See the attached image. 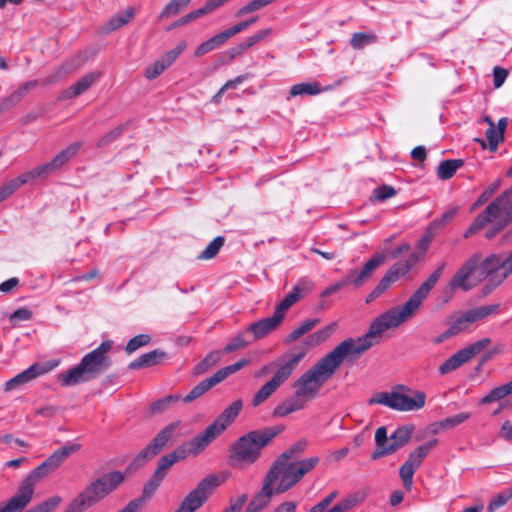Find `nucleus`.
<instances>
[{
    "label": "nucleus",
    "mask_w": 512,
    "mask_h": 512,
    "mask_svg": "<svg viewBox=\"0 0 512 512\" xmlns=\"http://www.w3.org/2000/svg\"><path fill=\"white\" fill-rule=\"evenodd\" d=\"M179 425L180 422L176 421L161 429L151 442L134 457L124 472L110 471L91 481L69 502L63 512H84L105 499L124 483L127 475H131L159 454L172 440Z\"/></svg>",
    "instance_id": "obj_1"
},
{
    "label": "nucleus",
    "mask_w": 512,
    "mask_h": 512,
    "mask_svg": "<svg viewBox=\"0 0 512 512\" xmlns=\"http://www.w3.org/2000/svg\"><path fill=\"white\" fill-rule=\"evenodd\" d=\"M414 315L405 303L402 306L393 307L376 317L363 336L347 338L336 347L349 360H356L372 346L378 344L386 330L398 327Z\"/></svg>",
    "instance_id": "obj_2"
},
{
    "label": "nucleus",
    "mask_w": 512,
    "mask_h": 512,
    "mask_svg": "<svg viewBox=\"0 0 512 512\" xmlns=\"http://www.w3.org/2000/svg\"><path fill=\"white\" fill-rule=\"evenodd\" d=\"M81 449V444L64 445L55 450L44 462L33 469L21 482L17 493L6 503L0 504V512H21L31 502L37 483L54 473L73 453Z\"/></svg>",
    "instance_id": "obj_3"
},
{
    "label": "nucleus",
    "mask_w": 512,
    "mask_h": 512,
    "mask_svg": "<svg viewBox=\"0 0 512 512\" xmlns=\"http://www.w3.org/2000/svg\"><path fill=\"white\" fill-rule=\"evenodd\" d=\"M512 186L498 195L488 206L473 220L464 232V238H470L485 226L490 224L485 237L492 240L512 223Z\"/></svg>",
    "instance_id": "obj_4"
},
{
    "label": "nucleus",
    "mask_w": 512,
    "mask_h": 512,
    "mask_svg": "<svg viewBox=\"0 0 512 512\" xmlns=\"http://www.w3.org/2000/svg\"><path fill=\"white\" fill-rule=\"evenodd\" d=\"M345 359L346 357L335 347L293 383L296 396H301L307 402L316 398L322 386Z\"/></svg>",
    "instance_id": "obj_5"
},
{
    "label": "nucleus",
    "mask_w": 512,
    "mask_h": 512,
    "mask_svg": "<svg viewBox=\"0 0 512 512\" xmlns=\"http://www.w3.org/2000/svg\"><path fill=\"white\" fill-rule=\"evenodd\" d=\"M283 425L250 431L238 438L229 448V463L233 467L255 463L262 449L284 431Z\"/></svg>",
    "instance_id": "obj_6"
},
{
    "label": "nucleus",
    "mask_w": 512,
    "mask_h": 512,
    "mask_svg": "<svg viewBox=\"0 0 512 512\" xmlns=\"http://www.w3.org/2000/svg\"><path fill=\"white\" fill-rule=\"evenodd\" d=\"M113 346V341H103L96 349L84 355L80 363L68 371L58 375L61 386H73L79 383L95 379L111 366V358L108 352Z\"/></svg>",
    "instance_id": "obj_7"
},
{
    "label": "nucleus",
    "mask_w": 512,
    "mask_h": 512,
    "mask_svg": "<svg viewBox=\"0 0 512 512\" xmlns=\"http://www.w3.org/2000/svg\"><path fill=\"white\" fill-rule=\"evenodd\" d=\"M478 267L480 279L501 275L499 271H503V263L499 255L491 254L482 260V254L476 252L465 260L453 275L449 283L450 287L464 291L472 289L476 283H471L470 278L474 275Z\"/></svg>",
    "instance_id": "obj_8"
},
{
    "label": "nucleus",
    "mask_w": 512,
    "mask_h": 512,
    "mask_svg": "<svg viewBox=\"0 0 512 512\" xmlns=\"http://www.w3.org/2000/svg\"><path fill=\"white\" fill-rule=\"evenodd\" d=\"M242 407V401L240 399L235 400L203 432L184 442L183 444L188 448L191 455L197 456L203 452L236 419Z\"/></svg>",
    "instance_id": "obj_9"
},
{
    "label": "nucleus",
    "mask_w": 512,
    "mask_h": 512,
    "mask_svg": "<svg viewBox=\"0 0 512 512\" xmlns=\"http://www.w3.org/2000/svg\"><path fill=\"white\" fill-rule=\"evenodd\" d=\"M305 351L285 354L278 358L272 365L277 367L273 377L265 383L255 394L252 400V406L257 407L265 402L276 390L285 383L293 371L297 368L301 360L305 357Z\"/></svg>",
    "instance_id": "obj_10"
},
{
    "label": "nucleus",
    "mask_w": 512,
    "mask_h": 512,
    "mask_svg": "<svg viewBox=\"0 0 512 512\" xmlns=\"http://www.w3.org/2000/svg\"><path fill=\"white\" fill-rule=\"evenodd\" d=\"M188 455H191L188 448L184 444L178 446L172 452L162 456L157 463V468L154 471L151 478L145 483L142 495L139 498L133 499L132 501L138 502L137 512L144 505L145 501L150 499L159 488L160 484L164 480L167 471L177 462L184 460Z\"/></svg>",
    "instance_id": "obj_11"
},
{
    "label": "nucleus",
    "mask_w": 512,
    "mask_h": 512,
    "mask_svg": "<svg viewBox=\"0 0 512 512\" xmlns=\"http://www.w3.org/2000/svg\"><path fill=\"white\" fill-rule=\"evenodd\" d=\"M386 255L383 253L375 254L371 257L362 267L361 270L349 271L340 281L326 288L322 293V297H327L336 293L346 286H353L354 288L362 287L369 279L372 278L375 270L385 262Z\"/></svg>",
    "instance_id": "obj_12"
},
{
    "label": "nucleus",
    "mask_w": 512,
    "mask_h": 512,
    "mask_svg": "<svg viewBox=\"0 0 512 512\" xmlns=\"http://www.w3.org/2000/svg\"><path fill=\"white\" fill-rule=\"evenodd\" d=\"M219 484V479L216 475H207L185 496L175 512L197 511L205 504Z\"/></svg>",
    "instance_id": "obj_13"
},
{
    "label": "nucleus",
    "mask_w": 512,
    "mask_h": 512,
    "mask_svg": "<svg viewBox=\"0 0 512 512\" xmlns=\"http://www.w3.org/2000/svg\"><path fill=\"white\" fill-rule=\"evenodd\" d=\"M279 476L268 469L261 490L249 502V506L257 512H261L271 501L275 494H282L288 491L283 489Z\"/></svg>",
    "instance_id": "obj_14"
},
{
    "label": "nucleus",
    "mask_w": 512,
    "mask_h": 512,
    "mask_svg": "<svg viewBox=\"0 0 512 512\" xmlns=\"http://www.w3.org/2000/svg\"><path fill=\"white\" fill-rule=\"evenodd\" d=\"M319 461V457L314 456L286 466L279 478L282 483L281 487L287 490L293 488L307 473L317 466Z\"/></svg>",
    "instance_id": "obj_15"
},
{
    "label": "nucleus",
    "mask_w": 512,
    "mask_h": 512,
    "mask_svg": "<svg viewBox=\"0 0 512 512\" xmlns=\"http://www.w3.org/2000/svg\"><path fill=\"white\" fill-rule=\"evenodd\" d=\"M82 145V141H76L70 144L65 149L57 153L50 162L37 166L30 170L28 172L29 178H36L43 174L47 175L52 171L62 168L77 155Z\"/></svg>",
    "instance_id": "obj_16"
},
{
    "label": "nucleus",
    "mask_w": 512,
    "mask_h": 512,
    "mask_svg": "<svg viewBox=\"0 0 512 512\" xmlns=\"http://www.w3.org/2000/svg\"><path fill=\"white\" fill-rule=\"evenodd\" d=\"M446 263L442 262L438 267L429 275V277L418 287V289L410 296L405 304L413 311L414 314L419 310L423 301L428 297L431 290L439 281L444 272Z\"/></svg>",
    "instance_id": "obj_17"
},
{
    "label": "nucleus",
    "mask_w": 512,
    "mask_h": 512,
    "mask_svg": "<svg viewBox=\"0 0 512 512\" xmlns=\"http://www.w3.org/2000/svg\"><path fill=\"white\" fill-rule=\"evenodd\" d=\"M409 272V266L402 264L398 261L394 263L385 273V275L379 280L378 284L374 289L367 295L365 302L367 304L375 301L383 293H385L393 283H395L400 277L406 275Z\"/></svg>",
    "instance_id": "obj_18"
},
{
    "label": "nucleus",
    "mask_w": 512,
    "mask_h": 512,
    "mask_svg": "<svg viewBox=\"0 0 512 512\" xmlns=\"http://www.w3.org/2000/svg\"><path fill=\"white\" fill-rule=\"evenodd\" d=\"M102 76V73L99 71L90 72L88 74H85L83 77H81L76 83L69 86L67 89L63 90L58 100L64 101V100H70L74 99L84 92H86L88 89H90L97 80H99Z\"/></svg>",
    "instance_id": "obj_19"
},
{
    "label": "nucleus",
    "mask_w": 512,
    "mask_h": 512,
    "mask_svg": "<svg viewBox=\"0 0 512 512\" xmlns=\"http://www.w3.org/2000/svg\"><path fill=\"white\" fill-rule=\"evenodd\" d=\"M307 446L308 441L306 439L297 441L275 459L269 470L276 473L280 477L281 472L285 469V467L292 463L290 460L295 459L301 455L306 450Z\"/></svg>",
    "instance_id": "obj_20"
},
{
    "label": "nucleus",
    "mask_w": 512,
    "mask_h": 512,
    "mask_svg": "<svg viewBox=\"0 0 512 512\" xmlns=\"http://www.w3.org/2000/svg\"><path fill=\"white\" fill-rule=\"evenodd\" d=\"M312 289L311 282H299L293 289L284 297V299L276 306L274 314L278 315L283 321L287 310L299 301L304 295L309 293Z\"/></svg>",
    "instance_id": "obj_21"
},
{
    "label": "nucleus",
    "mask_w": 512,
    "mask_h": 512,
    "mask_svg": "<svg viewBox=\"0 0 512 512\" xmlns=\"http://www.w3.org/2000/svg\"><path fill=\"white\" fill-rule=\"evenodd\" d=\"M394 410L397 411H417L425 406L426 394L423 391L416 390L413 397L395 391Z\"/></svg>",
    "instance_id": "obj_22"
},
{
    "label": "nucleus",
    "mask_w": 512,
    "mask_h": 512,
    "mask_svg": "<svg viewBox=\"0 0 512 512\" xmlns=\"http://www.w3.org/2000/svg\"><path fill=\"white\" fill-rule=\"evenodd\" d=\"M282 323L278 315L273 314L271 317L260 319L250 324L246 330L253 342L260 340L270 334Z\"/></svg>",
    "instance_id": "obj_23"
},
{
    "label": "nucleus",
    "mask_w": 512,
    "mask_h": 512,
    "mask_svg": "<svg viewBox=\"0 0 512 512\" xmlns=\"http://www.w3.org/2000/svg\"><path fill=\"white\" fill-rule=\"evenodd\" d=\"M38 84V80L24 82L18 87V89L3 98L0 102V114L11 110L13 107L18 105L30 91L34 90L38 86Z\"/></svg>",
    "instance_id": "obj_24"
},
{
    "label": "nucleus",
    "mask_w": 512,
    "mask_h": 512,
    "mask_svg": "<svg viewBox=\"0 0 512 512\" xmlns=\"http://www.w3.org/2000/svg\"><path fill=\"white\" fill-rule=\"evenodd\" d=\"M413 432L412 425H404L397 428L389 437V446L384 449L381 453L391 455L400 448L404 447L411 439Z\"/></svg>",
    "instance_id": "obj_25"
},
{
    "label": "nucleus",
    "mask_w": 512,
    "mask_h": 512,
    "mask_svg": "<svg viewBox=\"0 0 512 512\" xmlns=\"http://www.w3.org/2000/svg\"><path fill=\"white\" fill-rule=\"evenodd\" d=\"M433 232L430 228H428L422 237L418 240L416 244V249L410 253L408 258L404 261H401L402 264L409 266V271L416 265V263L424 260L426 252L433 240Z\"/></svg>",
    "instance_id": "obj_26"
},
{
    "label": "nucleus",
    "mask_w": 512,
    "mask_h": 512,
    "mask_svg": "<svg viewBox=\"0 0 512 512\" xmlns=\"http://www.w3.org/2000/svg\"><path fill=\"white\" fill-rule=\"evenodd\" d=\"M166 357V352L155 349L148 353L142 354L130 362L128 367L131 370L153 367L160 364Z\"/></svg>",
    "instance_id": "obj_27"
},
{
    "label": "nucleus",
    "mask_w": 512,
    "mask_h": 512,
    "mask_svg": "<svg viewBox=\"0 0 512 512\" xmlns=\"http://www.w3.org/2000/svg\"><path fill=\"white\" fill-rule=\"evenodd\" d=\"M45 370L43 367L39 364H34L30 366L28 369L24 370L23 372L19 373L9 381L5 383V391H11L18 386L25 384L37 376L43 374Z\"/></svg>",
    "instance_id": "obj_28"
},
{
    "label": "nucleus",
    "mask_w": 512,
    "mask_h": 512,
    "mask_svg": "<svg viewBox=\"0 0 512 512\" xmlns=\"http://www.w3.org/2000/svg\"><path fill=\"white\" fill-rule=\"evenodd\" d=\"M306 403V400H304L301 396H296L295 394L294 397L278 404L274 408L272 415L274 417H285L291 413L302 410L305 407Z\"/></svg>",
    "instance_id": "obj_29"
},
{
    "label": "nucleus",
    "mask_w": 512,
    "mask_h": 512,
    "mask_svg": "<svg viewBox=\"0 0 512 512\" xmlns=\"http://www.w3.org/2000/svg\"><path fill=\"white\" fill-rule=\"evenodd\" d=\"M135 8L129 7L125 11L111 17L105 24L103 32L109 34L130 23L135 17Z\"/></svg>",
    "instance_id": "obj_30"
},
{
    "label": "nucleus",
    "mask_w": 512,
    "mask_h": 512,
    "mask_svg": "<svg viewBox=\"0 0 512 512\" xmlns=\"http://www.w3.org/2000/svg\"><path fill=\"white\" fill-rule=\"evenodd\" d=\"M217 384H219V381L213 374L212 376L202 380L194 388H192V390L183 398V402L190 403L200 398L203 394H205L207 391H209Z\"/></svg>",
    "instance_id": "obj_31"
},
{
    "label": "nucleus",
    "mask_w": 512,
    "mask_h": 512,
    "mask_svg": "<svg viewBox=\"0 0 512 512\" xmlns=\"http://www.w3.org/2000/svg\"><path fill=\"white\" fill-rule=\"evenodd\" d=\"M464 165L463 159H447L440 162L437 167V177L441 180L451 179L457 170Z\"/></svg>",
    "instance_id": "obj_32"
},
{
    "label": "nucleus",
    "mask_w": 512,
    "mask_h": 512,
    "mask_svg": "<svg viewBox=\"0 0 512 512\" xmlns=\"http://www.w3.org/2000/svg\"><path fill=\"white\" fill-rule=\"evenodd\" d=\"M336 329L337 323L333 322L325 326L324 328L312 333L305 340L306 346L311 348L320 345L321 343L325 342L328 338H330L334 334Z\"/></svg>",
    "instance_id": "obj_33"
},
{
    "label": "nucleus",
    "mask_w": 512,
    "mask_h": 512,
    "mask_svg": "<svg viewBox=\"0 0 512 512\" xmlns=\"http://www.w3.org/2000/svg\"><path fill=\"white\" fill-rule=\"evenodd\" d=\"M438 440L433 439L423 445L418 446L415 450H413L406 462H410L417 469L420 467L422 461L426 458L429 452L437 445Z\"/></svg>",
    "instance_id": "obj_34"
},
{
    "label": "nucleus",
    "mask_w": 512,
    "mask_h": 512,
    "mask_svg": "<svg viewBox=\"0 0 512 512\" xmlns=\"http://www.w3.org/2000/svg\"><path fill=\"white\" fill-rule=\"evenodd\" d=\"M222 352L220 350H213L209 352L206 357L198 362L193 368V375L200 376L206 373L210 368L217 365L221 360Z\"/></svg>",
    "instance_id": "obj_35"
},
{
    "label": "nucleus",
    "mask_w": 512,
    "mask_h": 512,
    "mask_svg": "<svg viewBox=\"0 0 512 512\" xmlns=\"http://www.w3.org/2000/svg\"><path fill=\"white\" fill-rule=\"evenodd\" d=\"M253 341L249 336V332L247 330H243L239 332L235 337H233L229 343L226 344V346L223 349V352L229 354L238 350L245 349L250 344H252Z\"/></svg>",
    "instance_id": "obj_36"
},
{
    "label": "nucleus",
    "mask_w": 512,
    "mask_h": 512,
    "mask_svg": "<svg viewBox=\"0 0 512 512\" xmlns=\"http://www.w3.org/2000/svg\"><path fill=\"white\" fill-rule=\"evenodd\" d=\"M471 417L470 412H461L456 415L447 417L437 423H434L432 426L434 427L433 432L437 433L438 428L449 430L452 429L465 421H467Z\"/></svg>",
    "instance_id": "obj_37"
},
{
    "label": "nucleus",
    "mask_w": 512,
    "mask_h": 512,
    "mask_svg": "<svg viewBox=\"0 0 512 512\" xmlns=\"http://www.w3.org/2000/svg\"><path fill=\"white\" fill-rule=\"evenodd\" d=\"M512 394V380L506 384L493 388L486 396L481 400V404H489L492 402L499 401Z\"/></svg>",
    "instance_id": "obj_38"
},
{
    "label": "nucleus",
    "mask_w": 512,
    "mask_h": 512,
    "mask_svg": "<svg viewBox=\"0 0 512 512\" xmlns=\"http://www.w3.org/2000/svg\"><path fill=\"white\" fill-rule=\"evenodd\" d=\"M389 437L387 436V428L385 426L379 427L375 432V443L376 449L371 454L372 460L380 459L386 454H382L381 452L389 446Z\"/></svg>",
    "instance_id": "obj_39"
},
{
    "label": "nucleus",
    "mask_w": 512,
    "mask_h": 512,
    "mask_svg": "<svg viewBox=\"0 0 512 512\" xmlns=\"http://www.w3.org/2000/svg\"><path fill=\"white\" fill-rule=\"evenodd\" d=\"M466 362H468V360L466 359L464 353L462 350H459L439 366V373L441 375H446L458 369L462 364Z\"/></svg>",
    "instance_id": "obj_40"
},
{
    "label": "nucleus",
    "mask_w": 512,
    "mask_h": 512,
    "mask_svg": "<svg viewBox=\"0 0 512 512\" xmlns=\"http://www.w3.org/2000/svg\"><path fill=\"white\" fill-rule=\"evenodd\" d=\"M319 322H320V319H317V318L304 320L297 328H295L292 332H290L287 335L284 342L286 344H289L291 342L298 340L304 334L311 331Z\"/></svg>",
    "instance_id": "obj_41"
},
{
    "label": "nucleus",
    "mask_w": 512,
    "mask_h": 512,
    "mask_svg": "<svg viewBox=\"0 0 512 512\" xmlns=\"http://www.w3.org/2000/svg\"><path fill=\"white\" fill-rule=\"evenodd\" d=\"M191 0H171L165 7L162 9L159 14V20L167 19L173 16L178 15L182 10H184Z\"/></svg>",
    "instance_id": "obj_42"
},
{
    "label": "nucleus",
    "mask_w": 512,
    "mask_h": 512,
    "mask_svg": "<svg viewBox=\"0 0 512 512\" xmlns=\"http://www.w3.org/2000/svg\"><path fill=\"white\" fill-rule=\"evenodd\" d=\"M499 310V304H491L486 306L476 307L467 311V320L476 322L489 315L496 314Z\"/></svg>",
    "instance_id": "obj_43"
},
{
    "label": "nucleus",
    "mask_w": 512,
    "mask_h": 512,
    "mask_svg": "<svg viewBox=\"0 0 512 512\" xmlns=\"http://www.w3.org/2000/svg\"><path fill=\"white\" fill-rule=\"evenodd\" d=\"M27 175H21L10 180L0 187V202L12 195L18 188L27 182Z\"/></svg>",
    "instance_id": "obj_44"
},
{
    "label": "nucleus",
    "mask_w": 512,
    "mask_h": 512,
    "mask_svg": "<svg viewBox=\"0 0 512 512\" xmlns=\"http://www.w3.org/2000/svg\"><path fill=\"white\" fill-rule=\"evenodd\" d=\"M273 2H275V0H250L247 4H245L235 12V17L240 18L245 15L254 13L270 5Z\"/></svg>",
    "instance_id": "obj_45"
},
{
    "label": "nucleus",
    "mask_w": 512,
    "mask_h": 512,
    "mask_svg": "<svg viewBox=\"0 0 512 512\" xmlns=\"http://www.w3.org/2000/svg\"><path fill=\"white\" fill-rule=\"evenodd\" d=\"M180 395H168L158 399L150 404L149 410L152 415L159 414L167 410L171 405L178 402Z\"/></svg>",
    "instance_id": "obj_46"
},
{
    "label": "nucleus",
    "mask_w": 512,
    "mask_h": 512,
    "mask_svg": "<svg viewBox=\"0 0 512 512\" xmlns=\"http://www.w3.org/2000/svg\"><path fill=\"white\" fill-rule=\"evenodd\" d=\"M128 128V123L118 125L103 135L97 142V147L103 148L118 140L122 133Z\"/></svg>",
    "instance_id": "obj_47"
},
{
    "label": "nucleus",
    "mask_w": 512,
    "mask_h": 512,
    "mask_svg": "<svg viewBox=\"0 0 512 512\" xmlns=\"http://www.w3.org/2000/svg\"><path fill=\"white\" fill-rule=\"evenodd\" d=\"M225 243V238L223 236H217L214 238L208 246L202 251V253L198 256L199 260H209L214 258L220 249L223 247Z\"/></svg>",
    "instance_id": "obj_48"
},
{
    "label": "nucleus",
    "mask_w": 512,
    "mask_h": 512,
    "mask_svg": "<svg viewBox=\"0 0 512 512\" xmlns=\"http://www.w3.org/2000/svg\"><path fill=\"white\" fill-rule=\"evenodd\" d=\"M321 89L317 83H300L293 85L290 90L291 96L317 95Z\"/></svg>",
    "instance_id": "obj_49"
},
{
    "label": "nucleus",
    "mask_w": 512,
    "mask_h": 512,
    "mask_svg": "<svg viewBox=\"0 0 512 512\" xmlns=\"http://www.w3.org/2000/svg\"><path fill=\"white\" fill-rule=\"evenodd\" d=\"M248 363H249V360L241 359V360L235 362L234 364H231L229 366L219 369L217 372L214 373V375L217 378V380L219 381V383H221L228 376H230L231 374L239 371L240 369H242L243 367L248 365Z\"/></svg>",
    "instance_id": "obj_50"
},
{
    "label": "nucleus",
    "mask_w": 512,
    "mask_h": 512,
    "mask_svg": "<svg viewBox=\"0 0 512 512\" xmlns=\"http://www.w3.org/2000/svg\"><path fill=\"white\" fill-rule=\"evenodd\" d=\"M248 363H249V360L241 359V360L235 362L234 364H231L229 366L219 369L217 372L214 373V375L217 378V380L219 381V383H221L228 376H230L231 374L239 371L240 369H242L243 367L248 365Z\"/></svg>",
    "instance_id": "obj_51"
},
{
    "label": "nucleus",
    "mask_w": 512,
    "mask_h": 512,
    "mask_svg": "<svg viewBox=\"0 0 512 512\" xmlns=\"http://www.w3.org/2000/svg\"><path fill=\"white\" fill-rule=\"evenodd\" d=\"M376 40L377 38L373 34L357 32L352 35L350 44L354 49L360 50L366 45L376 42Z\"/></svg>",
    "instance_id": "obj_52"
},
{
    "label": "nucleus",
    "mask_w": 512,
    "mask_h": 512,
    "mask_svg": "<svg viewBox=\"0 0 512 512\" xmlns=\"http://www.w3.org/2000/svg\"><path fill=\"white\" fill-rule=\"evenodd\" d=\"M416 470V467H414L410 462L406 461L401 465L399 469V475L402 479L403 486L408 491L412 489L413 475Z\"/></svg>",
    "instance_id": "obj_53"
},
{
    "label": "nucleus",
    "mask_w": 512,
    "mask_h": 512,
    "mask_svg": "<svg viewBox=\"0 0 512 512\" xmlns=\"http://www.w3.org/2000/svg\"><path fill=\"white\" fill-rule=\"evenodd\" d=\"M209 9L207 8L206 4H204L201 8L193 10L186 15L182 16L179 20H177L175 23L172 24V26L169 28H175L178 26L186 25L197 18L209 14Z\"/></svg>",
    "instance_id": "obj_54"
},
{
    "label": "nucleus",
    "mask_w": 512,
    "mask_h": 512,
    "mask_svg": "<svg viewBox=\"0 0 512 512\" xmlns=\"http://www.w3.org/2000/svg\"><path fill=\"white\" fill-rule=\"evenodd\" d=\"M151 342V336L149 334H139L131 338L126 347L125 351L128 354L134 353L139 348L148 345Z\"/></svg>",
    "instance_id": "obj_55"
},
{
    "label": "nucleus",
    "mask_w": 512,
    "mask_h": 512,
    "mask_svg": "<svg viewBox=\"0 0 512 512\" xmlns=\"http://www.w3.org/2000/svg\"><path fill=\"white\" fill-rule=\"evenodd\" d=\"M491 343L490 338H483L479 341H476L469 346L461 349L464 353L466 359L469 361L471 358H473L475 355L480 353L483 349H485L489 344Z\"/></svg>",
    "instance_id": "obj_56"
},
{
    "label": "nucleus",
    "mask_w": 512,
    "mask_h": 512,
    "mask_svg": "<svg viewBox=\"0 0 512 512\" xmlns=\"http://www.w3.org/2000/svg\"><path fill=\"white\" fill-rule=\"evenodd\" d=\"M187 42L185 40H181L175 48L166 52L161 56L162 61L166 64L167 67L171 66L174 61L182 54V52L186 49Z\"/></svg>",
    "instance_id": "obj_57"
},
{
    "label": "nucleus",
    "mask_w": 512,
    "mask_h": 512,
    "mask_svg": "<svg viewBox=\"0 0 512 512\" xmlns=\"http://www.w3.org/2000/svg\"><path fill=\"white\" fill-rule=\"evenodd\" d=\"M397 194L394 187L390 185H381L373 190L372 201H385Z\"/></svg>",
    "instance_id": "obj_58"
},
{
    "label": "nucleus",
    "mask_w": 512,
    "mask_h": 512,
    "mask_svg": "<svg viewBox=\"0 0 512 512\" xmlns=\"http://www.w3.org/2000/svg\"><path fill=\"white\" fill-rule=\"evenodd\" d=\"M395 391L392 392H379L368 400L370 405L382 404L394 410V397Z\"/></svg>",
    "instance_id": "obj_59"
},
{
    "label": "nucleus",
    "mask_w": 512,
    "mask_h": 512,
    "mask_svg": "<svg viewBox=\"0 0 512 512\" xmlns=\"http://www.w3.org/2000/svg\"><path fill=\"white\" fill-rule=\"evenodd\" d=\"M167 68L168 67L166 66V64L160 58L145 69L144 76L148 80H153L157 78Z\"/></svg>",
    "instance_id": "obj_60"
},
{
    "label": "nucleus",
    "mask_w": 512,
    "mask_h": 512,
    "mask_svg": "<svg viewBox=\"0 0 512 512\" xmlns=\"http://www.w3.org/2000/svg\"><path fill=\"white\" fill-rule=\"evenodd\" d=\"M366 498V493L362 491L354 492L347 497L341 499L342 503L344 504L347 511L353 509L354 507L358 506L360 503H362Z\"/></svg>",
    "instance_id": "obj_61"
},
{
    "label": "nucleus",
    "mask_w": 512,
    "mask_h": 512,
    "mask_svg": "<svg viewBox=\"0 0 512 512\" xmlns=\"http://www.w3.org/2000/svg\"><path fill=\"white\" fill-rule=\"evenodd\" d=\"M485 136L489 143V150L492 152L496 151L498 144L504 140V136L500 138V133L495 129V125L493 127H488L485 132Z\"/></svg>",
    "instance_id": "obj_62"
},
{
    "label": "nucleus",
    "mask_w": 512,
    "mask_h": 512,
    "mask_svg": "<svg viewBox=\"0 0 512 512\" xmlns=\"http://www.w3.org/2000/svg\"><path fill=\"white\" fill-rule=\"evenodd\" d=\"M271 33V29L267 28L264 30H260L257 33L249 36L245 39V41L241 42L243 46H245V49L248 50L249 48L253 47L260 41L264 40L269 34Z\"/></svg>",
    "instance_id": "obj_63"
},
{
    "label": "nucleus",
    "mask_w": 512,
    "mask_h": 512,
    "mask_svg": "<svg viewBox=\"0 0 512 512\" xmlns=\"http://www.w3.org/2000/svg\"><path fill=\"white\" fill-rule=\"evenodd\" d=\"M338 492L332 491L328 495H326L319 503L314 505L309 512H324L325 509H327L332 502L337 498Z\"/></svg>",
    "instance_id": "obj_64"
}]
</instances>
